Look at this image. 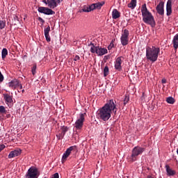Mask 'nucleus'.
Instances as JSON below:
<instances>
[{"mask_svg": "<svg viewBox=\"0 0 178 178\" xmlns=\"http://www.w3.org/2000/svg\"><path fill=\"white\" fill-rule=\"evenodd\" d=\"M172 44H173V47L175 49H177L178 48V33L176 34L172 40Z\"/></svg>", "mask_w": 178, "mask_h": 178, "instance_id": "21", "label": "nucleus"}, {"mask_svg": "<svg viewBox=\"0 0 178 178\" xmlns=\"http://www.w3.org/2000/svg\"><path fill=\"white\" fill-rule=\"evenodd\" d=\"M76 148H77V147L76 145H74L67 149V150L65 152L62 157L63 163V162L66 161L67 158H69V156L70 155V154H72V151H74V149H76Z\"/></svg>", "mask_w": 178, "mask_h": 178, "instance_id": "10", "label": "nucleus"}, {"mask_svg": "<svg viewBox=\"0 0 178 178\" xmlns=\"http://www.w3.org/2000/svg\"><path fill=\"white\" fill-rule=\"evenodd\" d=\"M38 20L39 22H40L41 23H45V20H44L41 17H38Z\"/></svg>", "mask_w": 178, "mask_h": 178, "instance_id": "39", "label": "nucleus"}, {"mask_svg": "<svg viewBox=\"0 0 178 178\" xmlns=\"http://www.w3.org/2000/svg\"><path fill=\"white\" fill-rule=\"evenodd\" d=\"M42 2L48 5L51 9H55L58 6V3H60V0H43Z\"/></svg>", "mask_w": 178, "mask_h": 178, "instance_id": "9", "label": "nucleus"}, {"mask_svg": "<svg viewBox=\"0 0 178 178\" xmlns=\"http://www.w3.org/2000/svg\"><path fill=\"white\" fill-rule=\"evenodd\" d=\"M104 5H105V2L104 1H102L96 3H92V8H93V10L95 9H101L102 8V6H104Z\"/></svg>", "mask_w": 178, "mask_h": 178, "instance_id": "16", "label": "nucleus"}, {"mask_svg": "<svg viewBox=\"0 0 178 178\" xmlns=\"http://www.w3.org/2000/svg\"><path fill=\"white\" fill-rule=\"evenodd\" d=\"M140 11L143 17V22L146 24H149L151 27H155L156 26V22H155V18H154V15L152 13L148 10L147 8V4L144 3L142 5Z\"/></svg>", "mask_w": 178, "mask_h": 178, "instance_id": "2", "label": "nucleus"}, {"mask_svg": "<svg viewBox=\"0 0 178 178\" xmlns=\"http://www.w3.org/2000/svg\"><path fill=\"white\" fill-rule=\"evenodd\" d=\"M109 74V67L108 66H105L104 68V76L106 77Z\"/></svg>", "mask_w": 178, "mask_h": 178, "instance_id": "25", "label": "nucleus"}, {"mask_svg": "<svg viewBox=\"0 0 178 178\" xmlns=\"http://www.w3.org/2000/svg\"><path fill=\"white\" fill-rule=\"evenodd\" d=\"M142 98H144V93H143L142 95Z\"/></svg>", "mask_w": 178, "mask_h": 178, "instance_id": "47", "label": "nucleus"}, {"mask_svg": "<svg viewBox=\"0 0 178 178\" xmlns=\"http://www.w3.org/2000/svg\"><path fill=\"white\" fill-rule=\"evenodd\" d=\"M166 15L170 16L172 15V0H168L166 4Z\"/></svg>", "mask_w": 178, "mask_h": 178, "instance_id": "14", "label": "nucleus"}, {"mask_svg": "<svg viewBox=\"0 0 178 178\" xmlns=\"http://www.w3.org/2000/svg\"><path fill=\"white\" fill-rule=\"evenodd\" d=\"M61 130H62V134L63 136H65V134H66V132L67 131V130H69V128L67 127H65V126H63L61 127Z\"/></svg>", "mask_w": 178, "mask_h": 178, "instance_id": "27", "label": "nucleus"}, {"mask_svg": "<svg viewBox=\"0 0 178 178\" xmlns=\"http://www.w3.org/2000/svg\"><path fill=\"white\" fill-rule=\"evenodd\" d=\"M90 52L92 54H97L98 56H102L105 55V54H108V49L106 48H102L101 47H97L94 45V44L90 43Z\"/></svg>", "mask_w": 178, "mask_h": 178, "instance_id": "5", "label": "nucleus"}, {"mask_svg": "<svg viewBox=\"0 0 178 178\" xmlns=\"http://www.w3.org/2000/svg\"><path fill=\"white\" fill-rule=\"evenodd\" d=\"M137 6V0H131V2L128 3V8L131 9H134Z\"/></svg>", "mask_w": 178, "mask_h": 178, "instance_id": "22", "label": "nucleus"}, {"mask_svg": "<svg viewBox=\"0 0 178 178\" xmlns=\"http://www.w3.org/2000/svg\"><path fill=\"white\" fill-rule=\"evenodd\" d=\"M144 151H145V148L144 147H141L140 146L134 147L132 149L131 156H128L129 161L136 162V161H137V156H138V155H141Z\"/></svg>", "mask_w": 178, "mask_h": 178, "instance_id": "4", "label": "nucleus"}, {"mask_svg": "<svg viewBox=\"0 0 178 178\" xmlns=\"http://www.w3.org/2000/svg\"><path fill=\"white\" fill-rule=\"evenodd\" d=\"M165 169L168 176H175L176 175V171L172 170L168 165H165Z\"/></svg>", "mask_w": 178, "mask_h": 178, "instance_id": "18", "label": "nucleus"}, {"mask_svg": "<svg viewBox=\"0 0 178 178\" xmlns=\"http://www.w3.org/2000/svg\"><path fill=\"white\" fill-rule=\"evenodd\" d=\"M163 6H165V2L160 1L156 7V10L157 13H159V15H161V16H163V15H165V10L163 9Z\"/></svg>", "mask_w": 178, "mask_h": 178, "instance_id": "12", "label": "nucleus"}, {"mask_svg": "<svg viewBox=\"0 0 178 178\" xmlns=\"http://www.w3.org/2000/svg\"><path fill=\"white\" fill-rule=\"evenodd\" d=\"M6 116L8 118H10V114H8Z\"/></svg>", "mask_w": 178, "mask_h": 178, "instance_id": "45", "label": "nucleus"}, {"mask_svg": "<svg viewBox=\"0 0 178 178\" xmlns=\"http://www.w3.org/2000/svg\"><path fill=\"white\" fill-rule=\"evenodd\" d=\"M22 92H24V90H22Z\"/></svg>", "mask_w": 178, "mask_h": 178, "instance_id": "48", "label": "nucleus"}, {"mask_svg": "<svg viewBox=\"0 0 178 178\" xmlns=\"http://www.w3.org/2000/svg\"><path fill=\"white\" fill-rule=\"evenodd\" d=\"M14 20H15V22H19V17H18L17 16L15 15V16H14Z\"/></svg>", "mask_w": 178, "mask_h": 178, "instance_id": "41", "label": "nucleus"}, {"mask_svg": "<svg viewBox=\"0 0 178 178\" xmlns=\"http://www.w3.org/2000/svg\"><path fill=\"white\" fill-rule=\"evenodd\" d=\"M0 81L1 82L3 81V75L1 72H0Z\"/></svg>", "mask_w": 178, "mask_h": 178, "instance_id": "40", "label": "nucleus"}, {"mask_svg": "<svg viewBox=\"0 0 178 178\" xmlns=\"http://www.w3.org/2000/svg\"><path fill=\"white\" fill-rule=\"evenodd\" d=\"M44 178H47V177H44Z\"/></svg>", "mask_w": 178, "mask_h": 178, "instance_id": "49", "label": "nucleus"}, {"mask_svg": "<svg viewBox=\"0 0 178 178\" xmlns=\"http://www.w3.org/2000/svg\"><path fill=\"white\" fill-rule=\"evenodd\" d=\"M57 137V140H62L64 137L65 135H63L62 133L61 134H58L56 135Z\"/></svg>", "mask_w": 178, "mask_h": 178, "instance_id": "33", "label": "nucleus"}, {"mask_svg": "<svg viewBox=\"0 0 178 178\" xmlns=\"http://www.w3.org/2000/svg\"><path fill=\"white\" fill-rule=\"evenodd\" d=\"M92 10H94L92 8V4L90 6H84L83 7V8L81 10V12H86V13H88V12H91Z\"/></svg>", "mask_w": 178, "mask_h": 178, "instance_id": "20", "label": "nucleus"}, {"mask_svg": "<svg viewBox=\"0 0 178 178\" xmlns=\"http://www.w3.org/2000/svg\"><path fill=\"white\" fill-rule=\"evenodd\" d=\"M161 52V49L156 47H147L146 48V58L147 60L150 62H156L158 60V56H159V53Z\"/></svg>", "mask_w": 178, "mask_h": 178, "instance_id": "3", "label": "nucleus"}, {"mask_svg": "<svg viewBox=\"0 0 178 178\" xmlns=\"http://www.w3.org/2000/svg\"><path fill=\"white\" fill-rule=\"evenodd\" d=\"M19 86V81L17 79H13L10 82L8 83V86L10 88H13L15 90V88H17V86Z\"/></svg>", "mask_w": 178, "mask_h": 178, "instance_id": "15", "label": "nucleus"}, {"mask_svg": "<svg viewBox=\"0 0 178 178\" xmlns=\"http://www.w3.org/2000/svg\"><path fill=\"white\" fill-rule=\"evenodd\" d=\"M5 148H6V146L3 144L0 145V152L3 151V149H5Z\"/></svg>", "mask_w": 178, "mask_h": 178, "instance_id": "36", "label": "nucleus"}, {"mask_svg": "<svg viewBox=\"0 0 178 178\" xmlns=\"http://www.w3.org/2000/svg\"><path fill=\"white\" fill-rule=\"evenodd\" d=\"M166 102H168V104H175V98L172 97H168L166 98Z\"/></svg>", "mask_w": 178, "mask_h": 178, "instance_id": "24", "label": "nucleus"}, {"mask_svg": "<svg viewBox=\"0 0 178 178\" xmlns=\"http://www.w3.org/2000/svg\"><path fill=\"white\" fill-rule=\"evenodd\" d=\"M130 101V97L129 95H126L123 101V104L126 105L128 104V102Z\"/></svg>", "mask_w": 178, "mask_h": 178, "instance_id": "26", "label": "nucleus"}, {"mask_svg": "<svg viewBox=\"0 0 178 178\" xmlns=\"http://www.w3.org/2000/svg\"><path fill=\"white\" fill-rule=\"evenodd\" d=\"M8 56V49L6 48H3L1 51V58L2 59H5Z\"/></svg>", "mask_w": 178, "mask_h": 178, "instance_id": "23", "label": "nucleus"}, {"mask_svg": "<svg viewBox=\"0 0 178 178\" xmlns=\"http://www.w3.org/2000/svg\"><path fill=\"white\" fill-rule=\"evenodd\" d=\"M5 22L0 21V30H2V29H5Z\"/></svg>", "mask_w": 178, "mask_h": 178, "instance_id": "34", "label": "nucleus"}, {"mask_svg": "<svg viewBox=\"0 0 178 178\" xmlns=\"http://www.w3.org/2000/svg\"><path fill=\"white\" fill-rule=\"evenodd\" d=\"M3 97L6 104H12L13 102V98L9 94H3Z\"/></svg>", "mask_w": 178, "mask_h": 178, "instance_id": "17", "label": "nucleus"}, {"mask_svg": "<svg viewBox=\"0 0 178 178\" xmlns=\"http://www.w3.org/2000/svg\"><path fill=\"white\" fill-rule=\"evenodd\" d=\"M51 31V26H48L46 29L44 30V35H49V32Z\"/></svg>", "mask_w": 178, "mask_h": 178, "instance_id": "28", "label": "nucleus"}, {"mask_svg": "<svg viewBox=\"0 0 178 178\" xmlns=\"http://www.w3.org/2000/svg\"><path fill=\"white\" fill-rule=\"evenodd\" d=\"M120 17V13L117 9H113L112 12V18L116 20Z\"/></svg>", "mask_w": 178, "mask_h": 178, "instance_id": "19", "label": "nucleus"}, {"mask_svg": "<svg viewBox=\"0 0 178 178\" xmlns=\"http://www.w3.org/2000/svg\"><path fill=\"white\" fill-rule=\"evenodd\" d=\"M44 37L47 42H51V36H49V35H44Z\"/></svg>", "mask_w": 178, "mask_h": 178, "instance_id": "35", "label": "nucleus"}, {"mask_svg": "<svg viewBox=\"0 0 178 178\" xmlns=\"http://www.w3.org/2000/svg\"><path fill=\"white\" fill-rule=\"evenodd\" d=\"M15 157H16L15 153L13 152V151H11L8 154V159H12V158H15Z\"/></svg>", "mask_w": 178, "mask_h": 178, "instance_id": "32", "label": "nucleus"}, {"mask_svg": "<svg viewBox=\"0 0 178 178\" xmlns=\"http://www.w3.org/2000/svg\"><path fill=\"white\" fill-rule=\"evenodd\" d=\"M0 113H6V108H5V106H0Z\"/></svg>", "mask_w": 178, "mask_h": 178, "instance_id": "31", "label": "nucleus"}, {"mask_svg": "<svg viewBox=\"0 0 178 178\" xmlns=\"http://www.w3.org/2000/svg\"><path fill=\"white\" fill-rule=\"evenodd\" d=\"M116 102L113 99L109 100L102 108L99 110L98 116L104 122H106L111 119L112 112L116 115L118 108L115 104Z\"/></svg>", "mask_w": 178, "mask_h": 178, "instance_id": "1", "label": "nucleus"}, {"mask_svg": "<svg viewBox=\"0 0 178 178\" xmlns=\"http://www.w3.org/2000/svg\"><path fill=\"white\" fill-rule=\"evenodd\" d=\"M13 152L14 153L15 156H19V155H21V154H22V150H20V149H15V150L13 151Z\"/></svg>", "mask_w": 178, "mask_h": 178, "instance_id": "29", "label": "nucleus"}, {"mask_svg": "<svg viewBox=\"0 0 178 178\" xmlns=\"http://www.w3.org/2000/svg\"><path fill=\"white\" fill-rule=\"evenodd\" d=\"M17 87H19L20 90H22V88H23V86L19 82V85L17 86Z\"/></svg>", "mask_w": 178, "mask_h": 178, "instance_id": "43", "label": "nucleus"}, {"mask_svg": "<svg viewBox=\"0 0 178 178\" xmlns=\"http://www.w3.org/2000/svg\"><path fill=\"white\" fill-rule=\"evenodd\" d=\"M108 49H112V48H111V46H110V45L108 46Z\"/></svg>", "mask_w": 178, "mask_h": 178, "instance_id": "46", "label": "nucleus"}, {"mask_svg": "<svg viewBox=\"0 0 178 178\" xmlns=\"http://www.w3.org/2000/svg\"><path fill=\"white\" fill-rule=\"evenodd\" d=\"M51 178H59V173L56 172L54 173Z\"/></svg>", "mask_w": 178, "mask_h": 178, "instance_id": "37", "label": "nucleus"}, {"mask_svg": "<svg viewBox=\"0 0 178 178\" xmlns=\"http://www.w3.org/2000/svg\"><path fill=\"white\" fill-rule=\"evenodd\" d=\"M37 70V65H33V66L32 67V70H31V72H32V74L34 76L35 74L36 71Z\"/></svg>", "mask_w": 178, "mask_h": 178, "instance_id": "30", "label": "nucleus"}, {"mask_svg": "<svg viewBox=\"0 0 178 178\" xmlns=\"http://www.w3.org/2000/svg\"><path fill=\"white\" fill-rule=\"evenodd\" d=\"M110 46H111V48H113V47H114L113 43L111 42V43L110 44Z\"/></svg>", "mask_w": 178, "mask_h": 178, "instance_id": "44", "label": "nucleus"}, {"mask_svg": "<svg viewBox=\"0 0 178 178\" xmlns=\"http://www.w3.org/2000/svg\"><path fill=\"white\" fill-rule=\"evenodd\" d=\"M114 67L115 70L122 72V56L118 57L116 58Z\"/></svg>", "mask_w": 178, "mask_h": 178, "instance_id": "13", "label": "nucleus"}, {"mask_svg": "<svg viewBox=\"0 0 178 178\" xmlns=\"http://www.w3.org/2000/svg\"><path fill=\"white\" fill-rule=\"evenodd\" d=\"M129 35H130L129 30L124 29L120 38L121 44L123 47H126V45L129 44Z\"/></svg>", "mask_w": 178, "mask_h": 178, "instance_id": "7", "label": "nucleus"}, {"mask_svg": "<svg viewBox=\"0 0 178 178\" xmlns=\"http://www.w3.org/2000/svg\"><path fill=\"white\" fill-rule=\"evenodd\" d=\"M38 12H39V13H43L44 15H55V11L47 7H38Z\"/></svg>", "mask_w": 178, "mask_h": 178, "instance_id": "11", "label": "nucleus"}, {"mask_svg": "<svg viewBox=\"0 0 178 178\" xmlns=\"http://www.w3.org/2000/svg\"><path fill=\"white\" fill-rule=\"evenodd\" d=\"M40 172L38 168L35 167H31L26 175V178H38Z\"/></svg>", "mask_w": 178, "mask_h": 178, "instance_id": "6", "label": "nucleus"}, {"mask_svg": "<svg viewBox=\"0 0 178 178\" xmlns=\"http://www.w3.org/2000/svg\"><path fill=\"white\" fill-rule=\"evenodd\" d=\"M84 115H86V113H80L79 118L75 122V128L77 130H80L83 128V124H84V120L86 119Z\"/></svg>", "mask_w": 178, "mask_h": 178, "instance_id": "8", "label": "nucleus"}, {"mask_svg": "<svg viewBox=\"0 0 178 178\" xmlns=\"http://www.w3.org/2000/svg\"><path fill=\"white\" fill-rule=\"evenodd\" d=\"M161 83H162V84H166V79H163L161 80Z\"/></svg>", "mask_w": 178, "mask_h": 178, "instance_id": "42", "label": "nucleus"}, {"mask_svg": "<svg viewBox=\"0 0 178 178\" xmlns=\"http://www.w3.org/2000/svg\"><path fill=\"white\" fill-rule=\"evenodd\" d=\"M77 60H80V56L78 55H76L74 58V61L77 62Z\"/></svg>", "mask_w": 178, "mask_h": 178, "instance_id": "38", "label": "nucleus"}]
</instances>
